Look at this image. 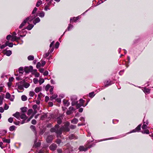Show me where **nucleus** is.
<instances>
[{
    "mask_svg": "<svg viewBox=\"0 0 153 153\" xmlns=\"http://www.w3.org/2000/svg\"><path fill=\"white\" fill-rule=\"evenodd\" d=\"M31 123L33 125H35L36 124V121L35 120H33L31 121Z\"/></svg>",
    "mask_w": 153,
    "mask_h": 153,
    "instance_id": "obj_49",
    "label": "nucleus"
},
{
    "mask_svg": "<svg viewBox=\"0 0 153 153\" xmlns=\"http://www.w3.org/2000/svg\"><path fill=\"white\" fill-rule=\"evenodd\" d=\"M95 95V94L94 92H91L89 94V96L90 97H93Z\"/></svg>",
    "mask_w": 153,
    "mask_h": 153,
    "instance_id": "obj_31",
    "label": "nucleus"
},
{
    "mask_svg": "<svg viewBox=\"0 0 153 153\" xmlns=\"http://www.w3.org/2000/svg\"><path fill=\"white\" fill-rule=\"evenodd\" d=\"M72 113V111H71V110H69L66 113L68 115H70Z\"/></svg>",
    "mask_w": 153,
    "mask_h": 153,
    "instance_id": "obj_51",
    "label": "nucleus"
},
{
    "mask_svg": "<svg viewBox=\"0 0 153 153\" xmlns=\"http://www.w3.org/2000/svg\"><path fill=\"white\" fill-rule=\"evenodd\" d=\"M13 79H14V78L13 77L10 78L9 79V82H11L12 81H13Z\"/></svg>",
    "mask_w": 153,
    "mask_h": 153,
    "instance_id": "obj_63",
    "label": "nucleus"
},
{
    "mask_svg": "<svg viewBox=\"0 0 153 153\" xmlns=\"http://www.w3.org/2000/svg\"><path fill=\"white\" fill-rule=\"evenodd\" d=\"M20 114L19 112H16L13 115V116L16 117L18 119H20Z\"/></svg>",
    "mask_w": 153,
    "mask_h": 153,
    "instance_id": "obj_15",
    "label": "nucleus"
},
{
    "mask_svg": "<svg viewBox=\"0 0 153 153\" xmlns=\"http://www.w3.org/2000/svg\"><path fill=\"white\" fill-rule=\"evenodd\" d=\"M10 97V95L9 93H7L6 94L5 98L7 99H9Z\"/></svg>",
    "mask_w": 153,
    "mask_h": 153,
    "instance_id": "obj_35",
    "label": "nucleus"
},
{
    "mask_svg": "<svg viewBox=\"0 0 153 153\" xmlns=\"http://www.w3.org/2000/svg\"><path fill=\"white\" fill-rule=\"evenodd\" d=\"M41 63H42V66L43 67L45 64V61L42 60L41 61Z\"/></svg>",
    "mask_w": 153,
    "mask_h": 153,
    "instance_id": "obj_45",
    "label": "nucleus"
},
{
    "mask_svg": "<svg viewBox=\"0 0 153 153\" xmlns=\"http://www.w3.org/2000/svg\"><path fill=\"white\" fill-rule=\"evenodd\" d=\"M51 87L49 85H47L45 87V89L47 91L48 89Z\"/></svg>",
    "mask_w": 153,
    "mask_h": 153,
    "instance_id": "obj_54",
    "label": "nucleus"
},
{
    "mask_svg": "<svg viewBox=\"0 0 153 153\" xmlns=\"http://www.w3.org/2000/svg\"><path fill=\"white\" fill-rule=\"evenodd\" d=\"M35 75L36 77H38L39 76V74L37 72H36L35 74Z\"/></svg>",
    "mask_w": 153,
    "mask_h": 153,
    "instance_id": "obj_58",
    "label": "nucleus"
},
{
    "mask_svg": "<svg viewBox=\"0 0 153 153\" xmlns=\"http://www.w3.org/2000/svg\"><path fill=\"white\" fill-rule=\"evenodd\" d=\"M38 138L36 137L35 140L34 141V146H35L36 147H38L40 145V143L39 142L36 143L37 141Z\"/></svg>",
    "mask_w": 153,
    "mask_h": 153,
    "instance_id": "obj_12",
    "label": "nucleus"
},
{
    "mask_svg": "<svg viewBox=\"0 0 153 153\" xmlns=\"http://www.w3.org/2000/svg\"><path fill=\"white\" fill-rule=\"evenodd\" d=\"M5 54L7 56H9L11 54L12 52L10 50L7 51L6 52Z\"/></svg>",
    "mask_w": 153,
    "mask_h": 153,
    "instance_id": "obj_21",
    "label": "nucleus"
},
{
    "mask_svg": "<svg viewBox=\"0 0 153 153\" xmlns=\"http://www.w3.org/2000/svg\"><path fill=\"white\" fill-rule=\"evenodd\" d=\"M73 26L72 25H71V24H70L69 25V26H68V30H71V29L73 27Z\"/></svg>",
    "mask_w": 153,
    "mask_h": 153,
    "instance_id": "obj_42",
    "label": "nucleus"
},
{
    "mask_svg": "<svg viewBox=\"0 0 153 153\" xmlns=\"http://www.w3.org/2000/svg\"><path fill=\"white\" fill-rule=\"evenodd\" d=\"M70 128L72 129H75L76 128V126L73 125H71L70 126Z\"/></svg>",
    "mask_w": 153,
    "mask_h": 153,
    "instance_id": "obj_55",
    "label": "nucleus"
},
{
    "mask_svg": "<svg viewBox=\"0 0 153 153\" xmlns=\"http://www.w3.org/2000/svg\"><path fill=\"white\" fill-rule=\"evenodd\" d=\"M48 74V71H45L43 73V75L44 76H47Z\"/></svg>",
    "mask_w": 153,
    "mask_h": 153,
    "instance_id": "obj_57",
    "label": "nucleus"
},
{
    "mask_svg": "<svg viewBox=\"0 0 153 153\" xmlns=\"http://www.w3.org/2000/svg\"><path fill=\"white\" fill-rule=\"evenodd\" d=\"M6 45L10 47H12L13 46V44L12 43L9 42L8 41H7L6 42Z\"/></svg>",
    "mask_w": 153,
    "mask_h": 153,
    "instance_id": "obj_22",
    "label": "nucleus"
},
{
    "mask_svg": "<svg viewBox=\"0 0 153 153\" xmlns=\"http://www.w3.org/2000/svg\"><path fill=\"white\" fill-rule=\"evenodd\" d=\"M41 66H42V65L41 63L40 62H38L36 65L37 68H39Z\"/></svg>",
    "mask_w": 153,
    "mask_h": 153,
    "instance_id": "obj_40",
    "label": "nucleus"
},
{
    "mask_svg": "<svg viewBox=\"0 0 153 153\" xmlns=\"http://www.w3.org/2000/svg\"><path fill=\"white\" fill-rule=\"evenodd\" d=\"M91 147V146H89L88 148H85L83 146H80L79 148V149L80 151H86L88 148H90Z\"/></svg>",
    "mask_w": 153,
    "mask_h": 153,
    "instance_id": "obj_7",
    "label": "nucleus"
},
{
    "mask_svg": "<svg viewBox=\"0 0 153 153\" xmlns=\"http://www.w3.org/2000/svg\"><path fill=\"white\" fill-rule=\"evenodd\" d=\"M45 15V13L44 12H42V13H40L39 15V16L40 17H43Z\"/></svg>",
    "mask_w": 153,
    "mask_h": 153,
    "instance_id": "obj_41",
    "label": "nucleus"
},
{
    "mask_svg": "<svg viewBox=\"0 0 153 153\" xmlns=\"http://www.w3.org/2000/svg\"><path fill=\"white\" fill-rule=\"evenodd\" d=\"M33 82L35 84H37L38 82V80L36 78H34L33 79Z\"/></svg>",
    "mask_w": 153,
    "mask_h": 153,
    "instance_id": "obj_43",
    "label": "nucleus"
},
{
    "mask_svg": "<svg viewBox=\"0 0 153 153\" xmlns=\"http://www.w3.org/2000/svg\"><path fill=\"white\" fill-rule=\"evenodd\" d=\"M13 118L10 117L8 119V121L10 123H12L13 121Z\"/></svg>",
    "mask_w": 153,
    "mask_h": 153,
    "instance_id": "obj_44",
    "label": "nucleus"
},
{
    "mask_svg": "<svg viewBox=\"0 0 153 153\" xmlns=\"http://www.w3.org/2000/svg\"><path fill=\"white\" fill-rule=\"evenodd\" d=\"M19 72L20 73L22 74L23 73V68L22 67H20L19 69Z\"/></svg>",
    "mask_w": 153,
    "mask_h": 153,
    "instance_id": "obj_30",
    "label": "nucleus"
},
{
    "mask_svg": "<svg viewBox=\"0 0 153 153\" xmlns=\"http://www.w3.org/2000/svg\"><path fill=\"white\" fill-rule=\"evenodd\" d=\"M104 85L105 87H107L112 84L111 82L109 81H106L104 82Z\"/></svg>",
    "mask_w": 153,
    "mask_h": 153,
    "instance_id": "obj_16",
    "label": "nucleus"
},
{
    "mask_svg": "<svg viewBox=\"0 0 153 153\" xmlns=\"http://www.w3.org/2000/svg\"><path fill=\"white\" fill-rule=\"evenodd\" d=\"M78 122V120L76 118L74 119L71 121V123L73 124H76Z\"/></svg>",
    "mask_w": 153,
    "mask_h": 153,
    "instance_id": "obj_23",
    "label": "nucleus"
},
{
    "mask_svg": "<svg viewBox=\"0 0 153 153\" xmlns=\"http://www.w3.org/2000/svg\"><path fill=\"white\" fill-rule=\"evenodd\" d=\"M35 93L33 91H30L29 93V95L30 97H33Z\"/></svg>",
    "mask_w": 153,
    "mask_h": 153,
    "instance_id": "obj_37",
    "label": "nucleus"
},
{
    "mask_svg": "<svg viewBox=\"0 0 153 153\" xmlns=\"http://www.w3.org/2000/svg\"><path fill=\"white\" fill-rule=\"evenodd\" d=\"M44 82V80L43 79L40 78L39 81V82L40 85L43 83Z\"/></svg>",
    "mask_w": 153,
    "mask_h": 153,
    "instance_id": "obj_38",
    "label": "nucleus"
},
{
    "mask_svg": "<svg viewBox=\"0 0 153 153\" xmlns=\"http://www.w3.org/2000/svg\"><path fill=\"white\" fill-rule=\"evenodd\" d=\"M16 126H12L10 127L9 130L11 131H13L15 130Z\"/></svg>",
    "mask_w": 153,
    "mask_h": 153,
    "instance_id": "obj_28",
    "label": "nucleus"
},
{
    "mask_svg": "<svg viewBox=\"0 0 153 153\" xmlns=\"http://www.w3.org/2000/svg\"><path fill=\"white\" fill-rule=\"evenodd\" d=\"M21 99L22 101H25L27 100V98L26 96L23 95L22 96Z\"/></svg>",
    "mask_w": 153,
    "mask_h": 153,
    "instance_id": "obj_26",
    "label": "nucleus"
},
{
    "mask_svg": "<svg viewBox=\"0 0 153 153\" xmlns=\"http://www.w3.org/2000/svg\"><path fill=\"white\" fill-rule=\"evenodd\" d=\"M141 132L143 134H149V130L148 129L146 130H145L143 131H142Z\"/></svg>",
    "mask_w": 153,
    "mask_h": 153,
    "instance_id": "obj_36",
    "label": "nucleus"
},
{
    "mask_svg": "<svg viewBox=\"0 0 153 153\" xmlns=\"http://www.w3.org/2000/svg\"><path fill=\"white\" fill-rule=\"evenodd\" d=\"M38 106L36 105H34L33 106V108L34 109V113L33 114L32 117H31V118H32L33 116L35 114H36L37 113V110L36 109H37L38 110H39L38 108H37Z\"/></svg>",
    "mask_w": 153,
    "mask_h": 153,
    "instance_id": "obj_6",
    "label": "nucleus"
},
{
    "mask_svg": "<svg viewBox=\"0 0 153 153\" xmlns=\"http://www.w3.org/2000/svg\"><path fill=\"white\" fill-rule=\"evenodd\" d=\"M33 67L32 66H30L29 67H26L25 68V71L26 73H28L32 71Z\"/></svg>",
    "mask_w": 153,
    "mask_h": 153,
    "instance_id": "obj_4",
    "label": "nucleus"
},
{
    "mask_svg": "<svg viewBox=\"0 0 153 153\" xmlns=\"http://www.w3.org/2000/svg\"><path fill=\"white\" fill-rule=\"evenodd\" d=\"M42 1L41 0H39L37 2L36 6L37 7H39L40 5L42 4Z\"/></svg>",
    "mask_w": 153,
    "mask_h": 153,
    "instance_id": "obj_24",
    "label": "nucleus"
},
{
    "mask_svg": "<svg viewBox=\"0 0 153 153\" xmlns=\"http://www.w3.org/2000/svg\"><path fill=\"white\" fill-rule=\"evenodd\" d=\"M2 140L4 142H5L7 143H9L10 142V139H6L5 138H3Z\"/></svg>",
    "mask_w": 153,
    "mask_h": 153,
    "instance_id": "obj_25",
    "label": "nucleus"
},
{
    "mask_svg": "<svg viewBox=\"0 0 153 153\" xmlns=\"http://www.w3.org/2000/svg\"><path fill=\"white\" fill-rule=\"evenodd\" d=\"M11 35H9L7 36L6 39L7 40H9L11 38Z\"/></svg>",
    "mask_w": 153,
    "mask_h": 153,
    "instance_id": "obj_53",
    "label": "nucleus"
},
{
    "mask_svg": "<svg viewBox=\"0 0 153 153\" xmlns=\"http://www.w3.org/2000/svg\"><path fill=\"white\" fill-rule=\"evenodd\" d=\"M48 5H47L45 7L44 9L45 10L47 11L48 9H49L48 8Z\"/></svg>",
    "mask_w": 153,
    "mask_h": 153,
    "instance_id": "obj_61",
    "label": "nucleus"
},
{
    "mask_svg": "<svg viewBox=\"0 0 153 153\" xmlns=\"http://www.w3.org/2000/svg\"><path fill=\"white\" fill-rule=\"evenodd\" d=\"M143 91L145 93H149L150 92V90L149 89L146 88V87H145L144 89L143 90Z\"/></svg>",
    "mask_w": 153,
    "mask_h": 153,
    "instance_id": "obj_20",
    "label": "nucleus"
},
{
    "mask_svg": "<svg viewBox=\"0 0 153 153\" xmlns=\"http://www.w3.org/2000/svg\"><path fill=\"white\" fill-rule=\"evenodd\" d=\"M53 139V136L51 135H50L48 136L46 139V140L47 143H50L51 142Z\"/></svg>",
    "mask_w": 153,
    "mask_h": 153,
    "instance_id": "obj_8",
    "label": "nucleus"
},
{
    "mask_svg": "<svg viewBox=\"0 0 153 153\" xmlns=\"http://www.w3.org/2000/svg\"><path fill=\"white\" fill-rule=\"evenodd\" d=\"M37 9L36 7H35L32 12V13L33 14H34L37 10Z\"/></svg>",
    "mask_w": 153,
    "mask_h": 153,
    "instance_id": "obj_48",
    "label": "nucleus"
},
{
    "mask_svg": "<svg viewBox=\"0 0 153 153\" xmlns=\"http://www.w3.org/2000/svg\"><path fill=\"white\" fill-rule=\"evenodd\" d=\"M76 97L75 96H74L72 97L71 98V100L72 102L71 104L72 106H74L75 105H76L77 108H79L81 106H83V107L85 106L87 104L85 105H83V103L84 102V101L82 99H80L79 100L80 103H77V101H76Z\"/></svg>",
    "mask_w": 153,
    "mask_h": 153,
    "instance_id": "obj_2",
    "label": "nucleus"
},
{
    "mask_svg": "<svg viewBox=\"0 0 153 153\" xmlns=\"http://www.w3.org/2000/svg\"><path fill=\"white\" fill-rule=\"evenodd\" d=\"M4 110L2 107H0V112L1 113H2L4 112Z\"/></svg>",
    "mask_w": 153,
    "mask_h": 153,
    "instance_id": "obj_60",
    "label": "nucleus"
},
{
    "mask_svg": "<svg viewBox=\"0 0 153 153\" xmlns=\"http://www.w3.org/2000/svg\"><path fill=\"white\" fill-rule=\"evenodd\" d=\"M29 86L30 84L28 83H26L24 84V87L26 88H27Z\"/></svg>",
    "mask_w": 153,
    "mask_h": 153,
    "instance_id": "obj_39",
    "label": "nucleus"
},
{
    "mask_svg": "<svg viewBox=\"0 0 153 153\" xmlns=\"http://www.w3.org/2000/svg\"><path fill=\"white\" fill-rule=\"evenodd\" d=\"M39 71L41 73H43L44 71L43 68H40L39 69Z\"/></svg>",
    "mask_w": 153,
    "mask_h": 153,
    "instance_id": "obj_62",
    "label": "nucleus"
},
{
    "mask_svg": "<svg viewBox=\"0 0 153 153\" xmlns=\"http://www.w3.org/2000/svg\"><path fill=\"white\" fill-rule=\"evenodd\" d=\"M57 96V94H54V95H53L52 96L50 97V100H52L53 99H54L56 98Z\"/></svg>",
    "mask_w": 153,
    "mask_h": 153,
    "instance_id": "obj_29",
    "label": "nucleus"
},
{
    "mask_svg": "<svg viewBox=\"0 0 153 153\" xmlns=\"http://www.w3.org/2000/svg\"><path fill=\"white\" fill-rule=\"evenodd\" d=\"M36 16H37V15L36 16H34V17L30 16L29 17H27L25 20H24V21L22 24L24 25H25L27 21L30 22L33 19L35 18Z\"/></svg>",
    "mask_w": 153,
    "mask_h": 153,
    "instance_id": "obj_3",
    "label": "nucleus"
},
{
    "mask_svg": "<svg viewBox=\"0 0 153 153\" xmlns=\"http://www.w3.org/2000/svg\"><path fill=\"white\" fill-rule=\"evenodd\" d=\"M61 142V140L59 139H58L57 140L56 142L58 144H60V143Z\"/></svg>",
    "mask_w": 153,
    "mask_h": 153,
    "instance_id": "obj_64",
    "label": "nucleus"
},
{
    "mask_svg": "<svg viewBox=\"0 0 153 153\" xmlns=\"http://www.w3.org/2000/svg\"><path fill=\"white\" fill-rule=\"evenodd\" d=\"M11 41L12 42L16 41L19 39H20V37H17L16 36H14L13 35H11Z\"/></svg>",
    "mask_w": 153,
    "mask_h": 153,
    "instance_id": "obj_9",
    "label": "nucleus"
},
{
    "mask_svg": "<svg viewBox=\"0 0 153 153\" xmlns=\"http://www.w3.org/2000/svg\"><path fill=\"white\" fill-rule=\"evenodd\" d=\"M6 46H7V45H6V42L5 44L2 45L1 46V49H3Z\"/></svg>",
    "mask_w": 153,
    "mask_h": 153,
    "instance_id": "obj_47",
    "label": "nucleus"
},
{
    "mask_svg": "<svg viewBox=\"0 0 153 153\" xmlns=\"http://www.w3.org/2000/svg\"><path fill=\"white\" fill-rule=\"evenodd\" d=\"M40 20V19L39 17H37L33 20V22L34 25H35L36 23L39 22Z\"/></svg>",
    "mask_w": 153,
    "mask_h": 153,
    "instance_id": "obj_18",
    "label": "nucleus"
},
{
    "mask_svg": "<svg viewBox=\"0 0 153 153\" xmlns=\"http://www.w3.org/2000/svg\"><path fill=\"white\" fill-rule=\"evenodd\" d=\"M33 110L32 109H29L28 110L27 114L28 115H30L33 113Z\"/></svg>",
    "mask_w": 153,
    "mask_h": 153,
    "instance_id": "obj_34",
    "label": "nucleus"
},
{
    "mask_svg": "<svg viewBox=\"0 0 153 153\" xmlns=\"http://www.w3.org/2000/svg\"><path fill=\"white\" fill-rule=\"evenodd\" d=\"M28 23L29 24V25L26 27V29L28 30H30L33 28L34 26V25L32 24H30V22H28Z\"/></svg>",
    "mask_w": 153,
    "mask_h": 153,
    "instance_id": "obj_17",
    "label": "nucleus"
},
{
    "mask_svg": "<svg viewBox=\"0 0 153 153\" xmlns=\"http://www.w3.org/2000/svg\"><path fill=\"white\" fill-rule=\"evenodd\" d=\"M41 90V88L39 87H36L35 89V91L36 93H38Z\"/></svg>",
    "mask_w": 153,
    "mask_h": 153,
    "instance_id": "obj_27",
    "label": "nucleus"
},
{
    "mask_svg": "<svg viewBox=\"0 0 153 153\" xmlns=\"http://www.w3.org/2000/svg\"><path fill=\"white\" fill-rule=\"evenodd\" d=\"M28 59L29 60H32L34 59V56H29L27 57Z\"/></svg>",
    "mask_w": 153,
    "mask_h": 153,
    "instance_id": "obj_32",
    "label": "nucleus"
},
{
    "mask_svg": "<svg viewBox=\"0 0 153 153\" xmlns=\"http://www.w3.org/2000/svg\"><path fill=\"white\" fill-rule=\"evenodd\" d=\"M53 87H51V88L50 90V91L51 94H53Z\"/></svg>",
    "mask_w": 153,
    "mask_h": 153,
    "instance_id": "obj_52",
    "label": "nucleus"
},
{
    "mask_svg": "<svg viewBox=\"0 0 153 153\" xmlns=\"http://www.w3.org/2000/svg\"><path fill=\"white\" fill-rule=\"evenodd\" d=\"M148 124V122L147 121L146 123L144 122L143 125L142 127V128L143 129H145L148 128V127L147 126Z\"/></svg>",
    "mask_w": 153,
    "mask_h": 153,
    "instance_id": "obj_13",
    "label": "nucleus"
},
{
    "mask_svg": "<svg viewBox=\"0 0 153 153\" xmlns=\"http://www.w3.org/2000/svg\"><path fill=\"white\" fill-rule=\"evenodd\" d=\"M54 43V41H53L50 44V47L51 48L53 46Z\"/></svg>",
    "mask_w": 153,
    "mask_h": 153,
    "instance_id": "obj_59",
    "label": "nucleus"
},
{
    "mask_svg": "<svg viewBox=\"0 0 153 153\" xmlns=\"http://www.w3.org/2000/svg\"><path fill=\"white\" fill-rule=\"evenodd\" d=\"M30 128L32 130H33L34 131V132H35V128L34 126L32 125L30 126Z\"/></svg>",
    "mask_w": 153,
    "mask_h": 153,
    "instance_id": "obj_46",
    "label": "nucleus"
},
{
    "mask_svg": "<svg viewBox=\"0 0 153 153\" xmlns=\"http://www.w3.org/2000/svg\"><path fill=\"white\" fill-rule=\"evenodd\" d=\"M70 124V123L67 122L65 123L64 126H63L60 128H59V126L58 125L55 126L54 128H51L50 131L51 132H55L58 135V136L60 135L62 133V131H68L70 129L68 127Z\"/></svg>",
    "mask_w": 153,
    "mask_h": 153,
    "instance_id": "obj_1",
    "label": "nucleus"
},
{
    "mask_svg": "<svg viewBox=\"0 0 153 153\" xmlns=\"http://www.w3.org/2000/svg\"><path fill=\"white\" fill-rule=\"evenodd\" d=\"M21 119L25 120L27 118V117L26 115L24 113L20 114V117Z\"/></svg>",
    "mask_w": 153,
    "mask_h": 153,
    "instance_id": "obj_14",
    "label": "nucleus"
},
{
    "mask_svg": "<svg viewBox=\"0 0 153 153\" xmlns=\"http://www.w3.org/2000/svg\"><path fill=\"white\" fill-rule=\"evenodd\" d=\"M22 111V112L24 113L27 111V108L26 107H23L21 108Z\"/></svg>",
    "mask_w": 153,
    "mask_h": 153,
    "instance_id": "obj_33",
    "label": "nucleus"
},
{
    "mask_svg": "<svg viewBox=\"0 0 153 153\" xmlns=\"http://www.w3.org/2000/svg\"><path fill=\"white\" fill-rule=\"evenodd\" d=\"M63 117L62 115H61L58 117L57 118V123L59 124H61L62 123V119Z\"/></svg>",
    "mask_w": 153,
    "mask_h": 153,
    "instance_id": "obj_11",
    "label": "nucleus"
},
{
    "mask_svg": "<svg viewBox=\"0 0 153 153\" xmlns=\"http://www.w3.org/2000/svg\"><path fill=\"white\" fill-rule=\"evenodd\" d=\"M49 148L50 149L53 151L56 149L57 146L55 144H53L50 146Z\"/></svg>",
    "mask_w": 153,
    "mask_h": 153,
    "instance_id": "obj_10",
    "label": "nucleus"
},
{
    "mask_svg": "<svg viewBox=\"0 0 153 153\" xmlns=\"http://www.w3.org/2000/svg\"><path fill=\"white\" fill-rule=\"evenodd\" d=\"M59 43L58 42H57L56 43V44H55V48H58L59 47Z\"/></svg>",
    "mask_w": 153,
    "mask_h": 153,
    "instance_id": "obj_50",
    "label": "nucleus"
},
{
    "mask_svg": "<svg viewBox=\"0 0 153 153\" xmlns=\"http://www.w3.org/2000/svg\"><path fill=\"white\" fill-rule=\"evenodd\" d=\"M79 18V16H78L76 17H74L73 18H71L70 19V22H76L78 19Z\"/></svg>",
    "mask_w": 153,
    "mask_h": 153,
    "instance_id": "obj_19",
    "label": "nucleus"
},
{
    "mask_svg": "<svg viewBox=\"0 0 153 153\" xmlns=\"http://www.w3.org/2000/svg\"><path fill=\"white\" fill-rule=\"evenodd\" d=\"M8 108H9L8 106L6 104H5V105L4 108V109L5 110H7Z\"/></svg>",
    "mask_w": 153,
    "mask_h": 153,
    "instance_id": "obj_56",
    "label": "nucleus"
},
{
    "mask_svg": "<svg viewBox=\"0 0 153 153\" xmlns=\"http://www.w3.org/2000/svg\"><path fill=\"white\" fill-rule=\"evenodd\" d=\"M141 125H139L135 129H133L132 131H131L130 132L128 133H130L133 132H135L136 131H138L140 129Z\"/></svg>",
    "mask_w": 153,
    "mask_h": 153,
    "instance_id": "obj_5",
    "label": "nucleus"
}]
</instances>
